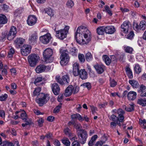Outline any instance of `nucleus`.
<instances>
[{"label": "nucleus", "mask_w": 146, "mask_h": 146, "mask_svg": "<svg viewBox=\"0 0 146 146\" xmlns=\"http://www.w3.org/2000/svg\"><path fill=\"white\" fill-rule=\"evenodd\" d=\"M75 37L78 42H80L82 40L84 44L88 43L91 38L89 31L83 26L78 28Z\"/></svg>", "instance_id": "f257e3e1"}, {"label": "nucleus", "mask_w": 146, "mask_h": 146, "mask_svg": "<svg viewBox=\"0 0 146 146\" xmlns=\"http://www.w3.org/2000/svg\"><path fill=\"white\" fill-rule=\"evenodd\" d=\"M49 98V95L48 94L41 93L40 94L39 97H37L35 100L36 102L38 104L39 106H41L48 101Z\"/></svg>", "instance_id": "f03ea898"}, {"label": "nucleus", "mask_w": 146, "mask_h": 146, "mask_svg": "<svg viewBox=\"0 0 146 146\" xmlns=\"http://www.w3.org/2000/svg\"><path fill=\"white\" fill-rule=\"evenodd\" d=\"M53 54L52 50L48 48L44 50L43 52V56L44 62L46 63H50L52 62L53 58L51 57Z\"/></svg>", "instance_id": "7ed1b4c3"}, {"label": "nucleus", "mask_w": 146, "mask_h": 146, "mask_svg": "<svg viewBox=\"0 0 146 146\" xmlns=\"http://www.w3.org/2000/svg\"><path fill=\"white\" fill-rule=\"evenodd\" d=\"M69 29V27L66 26L64 29L56 31V36L60 40L64 39L66 37Z\"/></svg>", "instance_id": "20e7f679"}, {"label": "nucleus", "mask_w": 146, "mask_h": 146, "mask_svg": "<svg viewBox=\"0 0 146 146\" xmlns=\"http://www.w3.org/2000/svg\"><path fill=\"white\" fill-rule=\"evenodd\" d=\"M77 132L79 142L82 144H84L88 136L87 132L85 130L83 129L79 130Z\"/></svg>", "instance_id": "39448f33"}, {"label": "nucleus", "mask_w": 146, "mask_h": 146, "mask_svg": "<svg viewBox=\"0 0 146 146\" xmlns=\"http://www.w3.org/2000/svg\"><path fill=\"white\" fill-rule=\"evenodd\" d=\"M79 89L78 87H74L72 85H69L66 89L64 95L66 97H68L70 96L72 93L76 94L78 92Z\"/></svg>", "instance_id": "423d86ee"}, {"label": "nucleus", "mask_w": 146, "mask_h": 146, "mask_svg": "<svg viewBox=\"0 0 146 146\" xmlns=\"http://www.w3.org/2000/svg\"><path fill=\"white\" fill-rule=\"evenodd\" d=\"M68 52L67 50H63L60 57V63L62 66L66 65L69 60V57L68 54Z\"/></svg>", "instance_id": "0eeeda50"}, {"label": "nucleus", "mask_w": 146, "mask_h": 146, "mask_svg": "<svg viewBox=\"0 0 146 146\" xmlns=\"http://www.w3.org/2000/svg\"><path fill=\"white\" fill-rule=\"evenodd\" d=\"M39 59L38 55L36 54H31L28 57V60L31 66H34L36 64Z\"/></svg>", "instance_id": "6e6552de"}, {"label": "nucleus", "mask_w": 146, "mask_h": 146, "mask_svg": "<svg viewBox=\"0 0 146 146\" xmlns=\"http://www.w3.org/2000/svg\"><path fill=\"white\" fill-rule=\"evenodd\" d=\"M56 81L61 85L67 84L69 82L70 79L68 75L66 74L64 75L61 79L59 76H56Z\"/></svg>", "instance_id": "1a4fd4ad"}, {"label": "nucleus", "mask_w": 146, "mask_h": 146, "mask_svg": "<svg viewBox=\"0 0 146 146\" xmlns=\"http://www.w3.org/2000/svg\"><path fill=\"white\" fill-rule=\"evenodd\" d=\"M131 27L130 22L125 21L123 22L121 26V31L125 33L128 32Z\"/></svg>", "instance_id": "9d476101"}, {"label": "nucleus", "mask_w": 146, "mask_h": 146, "mask_svg": "<svg viewBox=\"0 0 146 146\" xmlns=\"http://www.w3.org/2000/svg\"><path fill=\"white\" fill-rule=\"evenodd\" d=\"M31 47L30 45H24L21 48V52L23 56H27L31 52Z\"/></svg>", "instance_id": "9b49d317"}, {"label": "nucleus", "mask_w": 146, "mask_h": 146, "mask_svg": "<svg viewBox=\"0 0 146 146\" xmlns=\"http://www.w3.org/2000/svg\"><path fill=\"white\" fill-rule=\"evenodd\" d=\"M50 34L48 33L40 36V41L43 44H46L49 43L51 39Z\"/></svg>", "instance_id": "f8f14e48"}, {"label": "nucleus", "mask_w": 146, "mask_h": 146, "mask_svg": "<svg viewBox=\"0 0 146 146\" xmlns=\"http://www.w3.org/2000/svg\"><path fill=\"white\" fill-rule=\"evenodd\" d=\"M17 33L16 28L14 26L11 27L7 35V39L9 40H12L15 37Z\"/></svg>", "instance_id": "ddd939ff"}, {"label": "nucleus", "mask_w": 146, "mask_h": 146, "mask_svg": "<svg viewBox=\"0 0 146 146\" xmlns=\"http://www.w3.org/2000/svg\"><path fill=\"white\" fill-rule=\"evenodd\" d=\"M37 21V19L35 16L30 15L28 17L27 23L29 26H33L36 23Z\"/></svg>", "instance_id": "4468645a"}, {"label": "nucleus", "mask_w": 146, "mask_h": 146, "mask_svg": "<svg viewBox=\"0 0 146 146\" xmlns=\"http://www.w3.org/2000/svg\"><path fill=\"white\" fill-rule=\"evenodd\" d=\"M37 39V34L36 33H34L29 36V43L31 45H35L36 43Z\"/></svg>", "instance_id": "2eb2a0df"}, {"label": "nucleus", "mask_w": 146, "mask_h": 146, "mask_svg": "<svg viewBox=\"0 0 146 146\" xmlns=\"http://www.w3.org/2000/svg\"><path fill=\"white\" fill-rule=\"evenodd\" d=\"M117 113L118 114L117 120L121 122L123 121L124 118L123 115L125 112L122 109L119 108L117 110Z\"/></svg>", "instance_id": "dca6fc26"}, {"label": "nucleus", "mask_w": 146, "mask_h": 146, "mask_svg": "<svg viewBox=\"0 0 146 146\" xmlns=\"http://www.w3.org/2000/svg\"><path fill=\"white\" fill-rule=\"evenodd\" d=\"M51 88L52 91L55 95H57L59 94L60 89L56 83L53 84L52 85Z\"/></svg>", "instance_id": "f3484780"}, {"label": "nucleus", "mask_w": 146, "mask_h": 146, "mask_svg": "<svg viewBox=\"0 0 146 146\" xmlns=\"http://www.w3.org/2000/svg\"><path fill=\"white\" fill-rule=\"evenodd\" d=\"M79 65L76 63H75L73 65L72 72L74 76H77L79 75Z\"/></svg>", "instance_id": "a211bd4d"}, {"label": "nucleus", "mask_w": 146, "mask_h": 146, "mask_svg": "<svg viewBox=\"0 0 146 146\" xmlns=\"http://www.w3.org/2000/svg\"><path fill=\"white\" fill-rule=\"evenodd\" d=\"M79 75L80 76V77L82 80L86 79L88 77L87 72L84 69H81L80 70Z\"/></svg>", "instance_id": "6ab92c4d"}, {"label": "nucleus", "mask_w": 146, "mask_h": 146, "mask_svg": "<svg viewBox=\"0 0 146 146\" xmlns=\"http://www.w3.org/2000/svg\"><path fill=\"white\" fill-rule=\"evenodd\" d=\"M47 67L45 66L40 64L37 66L35 69L36 72L37 73H40L44 72L46 69Z\"/></svg>", "instance_id": "aec40b11"}, {"label": "nucleus", "mask_w": 146, "mask_h": 146, "mask_svg": "<svg viewBox=\"0 0 146 146\" xmlns=\"http://www.w3.org/2000/svg\"><path fill=\"white\" fill-rule=\"evenodd\" d=\"M97 72L99 74L102 73L104 71L105 66L103 65H100L96 64L94 66Z\"/></svg>", "instance_id": "412c9836"}, {"label": "nucleus", "mask_w": 146, "mask_h": 146, "mask_svg": "<svg viewBox=\"0 0 146 146\" xmlns=\"http://www.w3.org/2000/svg\"><path fill=\"white\" fill-rule=\"evenodd\" d=\"M105 33H106L112 34L115 31V27L113 26H107L105 27Z\"/></svg>", "instance_id": "4be33fe9"}, {"label": "nucleus", "mask_w": 146, "mask_h": 146, "mask_svg": "<svg viewBox=\"0 0 146 146\" xmlns=\"http://www.w3.org/2000/svg\"><path fill=\"white\" fill-rule=\"evenodd\" d=\"M137 93L135 92L131 91L127 94L128 99L130 100H133L136 98Z\"/></svg>", "instance_id": "5701e85b"}, {"label": "nucleus", "mask_w": 146, "mask_h": 146, "mask_svg": "<svg viewBox=\"0 0 146 146\" xmlns=\"http://www.w3.org/2000/svg\"><path fill=\"white\" fill-rule=\"evenodd\" d=\"M24 41V39L20 38H17V39L14 42L16 46L17 47H20V46L23 44Z\"/></svg>", "instance_id": "b1692460"}, {"label": "nucleus", "mask_w": 146, "mask_h": 146, "mask_svg": "<svg viewBox=\"0 0 146 146\" xmlns=\"http://www.w3.org/2000/svg\"><path fill=\"white\" fill-rule=\"evenodd\" d=\"M129 82L134 88H138L139 86L138 82L135 80H129Z\"/></svg>", "instance_id": "393cba45"}, {"label": "nucleus", "mask_w": 146, "mask_h": 146, "mask_svg": "<svg viewBox=\"0 0 146 146\" xmlns=\"http://www.w3.org/2000/svg\"><path fill=\"white\" fill-rule=\"evenodd\" d=\"M105 27H100L97 29V32L98 35H103L105 32Z\"/></svg>", "instance_id": "a878e982"}, {"label": "nucleus", "mask_w": 146, "mask_h": 146, "mask_svg": "<svg viewBox=\"0 0 146 146\" xmlns=\"http://www.w3.org/2000/svg\"><path fill=\"white\" fill-rule=\"evenodd\" d=\"M127 75L129 78H132L133 77L132 72L129 66H126L125 69Z\"/></svg>", "instance_id": "bb28decb"}, {"label": "nucleus", "mask_w": 146, "mask_h": 146, "mask_svg": "<svg viewBox=\"0 0 146 146\" xmlns=\"http://www.w3.org/2000/svg\"><path fill=\"white\" fill-rule=\"evenodd\" d=\"M70 53L73 56H76L78 53V50L74 47L69 48Z\"/></svg>", "instance_id": "cd10ccee"}, {"label": "nucleus", "mask_w": 146, "mask_h": 146, "mask_svg": "<svg viewBox=\"0 0 146 146\" xmlns=\"http://www.w3.org/2000/svg\"><path fill=\"white\" fill-rule=\"evenodd\" d=\"M45 13H47L48 15L51 17L54 15V12L52 9L50 7L46 8L44 10Z\"/></svg>", "instance_id": "c85d7f7f"}, {"label": "nucleus", "mask_w": 146, "mask_h": 146, "mask_svg": "<svg viewBox=\"0 0 146 146\" xmlns=\"http://www.w3.org/2000/svg\"><path fill=\"white\" fill-rule=\"evenodd\" d=\"M123 108L127 111H131L134 110V104L132 103L130 104L129 107H127L125 106L124 105L123 106Z\"/></svg>", "instance_id": "c756f323"}, {"label": "nucleus", "mask_w": 146, "mask_h": 146, "mask_svg": "<svg viewBox=\"0 0 146 146\" xmlns=\"http://www.w3.org/2000/svg\"><path fill=\"white\" fill-rule=\"evenodd\" d=\"M102 58L103 60L107 65H109L110 64V63L111 62V60L107 55H103Z\"/></svg>", "instance_id": "7c9ffc66"}, {"label": "nucleus", "mask_w": 146, "mask_h": 146, "mask_svg": "<svg viewBox=\"0 0 146 146\" xmlns=\"http://www.w3.org/2000/svg\"><path fill=\"white\" fill-rule=\"evenodd\" d=\"M137 104L142 106H146V98H140L137 100Z\"/></svg>", "instance_id": "2f4dec72"}, {"label": "nucleus", "mask_w": 146, "mask_h": 146, "mask_svg": "<svg viewBox=\"0 0 146 146\" xmlns=\"http://www.w3.org/2000/svg\"><path fill=\"white\" fill-rule=\"evenodd\" d=\"M133 29L137 32H139L141 30L139 24L136 23L134 22L133 24Z\"/></svg>", "instance_id": "473e14b6"}, {"label": "nucleus", "mask_w": 146, "mask_h": 146, "mask_svg": "<svg viewBox=\"0 0 146 146\" xmlns=\"http://www.w3.org/2000/svg\"><path fill=\"white\" fill-rule=\"evenodd\" d=\"M97 135H95L92 136L91 138V139L88 143V145L89 146H92L97 138Z\"/></svg>", "instance_id": "72a5a7b5"}, {"label": "nucleus", "mask_w": 146, "mask_h": 146, "mask_svg": "<svg viewBox=\"0 0 146 146\" xmlns=\"http://www.w3.org/2000/svg\"><path fill=\"white\" fill-rule=\"evenodd\" d=\"M41 90V88L40 87L36 88L33 92V96H39V97L40 94H41L40 93Z\"/></svg>", "instance_id": "f704fd0d"}, {"label": "nucleus", "mask_w": 146, "mask_h": 146, "mask_svg": "<svg viewBox=\"0 0 146 146\" xmlns=\"http://www.w3.org/2000/svg\"><path fill=\"white\" fill-rule=\"evenodd\" d=\"M139 26L141 30H144L146 28V22L144 21H141L139 23Z\"/></svg>", "instance_id": "c9c22d12"}, {"label": "nucleus", "mask_w": 146, "mask_h": 146, "mask_svg": "<svg viewBox=\"0 0 146 146\" xmlns=\"http://www.w3.org/2000/svg\"><path fill=\"white\" fill-rule=\"evenodd\" d=\"M19 118L22 119L24 121H26L27 120L28 117L25 111H24L21 114L20 117Z\"/></svg>", "instance_id": "e433bc0d"}, {"label": "nucleus", "mask_w": 146, "mask_h": 146, "mask_svg": "<svg viewBox=\"0 0 146 146\" xmlns=\"http://www.w3.org/2000/svg\"><path fill=\"white\" fill-rule=\"evenodd\" d=\"M146 89V87L143 84L141 85L139 88V90H138V92L139 93H141L140 96H141L142 94L144 93V92H145V90Z\"/></svg>", "instance_id": "4c0bfd02"}, {"label": "nucleus", "mask_w": 146, "mask_h": 146, "mask_svg": "<svg viewBox=\"0 0 146 146\" xmlns=\"http://www.w3.org/2000/svg\"><path fill=\"white\" fill-rule=\"evenodd\" d=\"M134 70L135 72L137 74H139L141 72V69L138 64H135L134 68Z\"/></svg>", "instance_id": "58836bf2"}, {"label": "nucleus", "mask_w": 146, "mask_h": 146, "mask_svg": "<svg viewBox=\"0 0 146 146\" xmlns=\"http://www.w3.org/2000/svg\"><path fill=\"white\" fill-rule=\"evenodd\" d=\"M124 49L125 52L130 54L132 53L133 51V48L132 47L129 46H124Z\"/></svg>", "instance_id": "ea45409f"}, {"label": "nucleus", "mask_w": 146, "mask_h": 146, "mask_svg": "<svg viewBox=\"0 0 146 146\" xmlns=\"http://www.w3.org/2000/svg\"><path fill=\"white\" fill-rule=\"evenodd\" d=\"M86 60L87 61L89 62L92 59V57L91 53L88 52L86 54L85 56Z\"/></svg>", "instance_id": "a19ab883"}, {"label": "nucleus", "mask_w": 146, "mask_h": 146, "mask_svg": "<svg viewBox=\"0 0 146 146\" xmlns=\"http://www.w3.org/2000/svg\"><path fill=\"white\" fill-rule=\"evenodd\" d=\"M69 125L72 124L73 125L74 127L76 129H79L81 128V126L80 124L76 123L75 122H69L68 123Z\"/></svg>", "instance_id": "79ce46f5"}, {"label": "nucleus", "mask_w": 146, "mask_h": 146, "mask_svg": "<svg viewBox=\"0 0 146 146\" xmlns=\"http://www.w3.org/2000/svg\"><path fill=\"white\" fill-rule=\"evenodd\" d=\"M63 143L66 146H69L70 145V142L67 138H64L62 140Z\"/></svg>", "instance_id": "37998d69"}, {"label": "nucleus", "mask_w": 146, "mask_h": 146, "mask_svg": "<svg viewBox=\"0 0 146 146\" xmlns=\"http://www.w3.org/2000/svg\"><path fill=\"white\" fill-rule=\"evenodd\" d=\"M105 10H103L104 11H106L110 16H111L112 15V11L110 9L109 6L108 5L105 6Z\"/></svg>", "instance_id": "c03bdc74"}, {"label": "nucleus", "mask_w": 146, "mask_h": 146, "mask_svg": "<svg viewBox=\"0 0 146 146\" xmlns=\"http://www.w3.org/2000/svg\"><path fill=\"white\" fill-rule=\"evenodd\" d=\"M81 86H83L84 88H86L88 90H90L91 88V86L89 82H86L83 84L81 85Z\"/></svg>", "instance_id": "a18cd8bd"}, {"label": "nucleus", "mask_w": 146, "mask_h": 146, "mask_svg": "<svg viewBox=\"0 0 146 146\" xmlns=\"http://www.w3.org/2000/svg\"><path fill=\"white\" fill-rule=\"evenodd\" d=\"M79 59L81 62H84L85 61V57L84 54H79L78 55Z\"/></svg>", "instance_id": "49530a36"}, {"label": "nucleus", "mask_w": 146, "mask_h": 146, "mask_svg": "<svg viewBox=\"0 0 146 146\" xmlns=\"http://www.w3.org/2000/svg\"><path fill=\"white\" fill-rule=\"evenodd\" d=\"M74 3L72 0H69L68 1L66 5L69 8H72L74 5Z\"/></svg>", "instance_id": "de8ad7c7"}, {"label": "nucleus", "mask_w": 146, "mask_h": 146, "mask_svg": "<svg viewBox=\"0 0 146 146\" xmlns=\"http://www.w3.org/2000/svg\"><path fill=\"white\" fill-rule=\"evenodd\" d=\"M11 142L7 141H4L2 142L1 146H11Z\"/></svg>", "instance_id": "09e8293b"}, {"label": "nucleus", "mask_w": 146, "mask_h": 146, "mask_svg": "<svg viewBox=\"0 0 146 146\" xmlns=\"http://www.w3.org/2000/svg\"><path fill=\"white\" fill-rule=\"evenodd\" d=\"M15 52L13 48H11L8 53V56L9 58H11L13 56V54Z\"/></svg>", "instance_id": "8fccbe9b"}, {"label": "nucleus", "mask_w": 146, "mask_h": 146, "mask_svg": "<svg viewBox=\"0 0 146 146\" xmlns=\"http://www.w3.org/2000/svg\"><path fill=\"white\" fill-rule=\"evenodd\" d=\"M134 35V34L133 32L131 31L128 34L127 38L130 39H131L133 38Z\"/></svg>", "instance_id": "3c124183"}, {"label": "nucleus", "mask_w": 146, "mask_h": 146, "mask_svg": "<svg viewBox=\"0 0 146 146\" xmlns=\"http://www.w3.org/2000/svg\"><path fill=\"white\" fill-rule=\"evenodd\" d=\"M7 96V95L6 94H5L3 95H2L0 96V100L2 101H5Z\"/></svg>", "instance_id": "603ef678"}, {"label": "nucleus", "mask_w": 146, "mask_h": 146, "mask_svg": "<svg viewBox=\"0 0 146 146\" xmlns=\"http://www.w3.org/2000/svg\"><path fill=\"white\" fill-rule=\"evenodd\" d=\"M139 122L141 125L143 124V128L146 129V121L145 119L142 120L141 119H139Z\"/></svg>", "instance_id": "864d4df0"}, {"label": "nucleus", "mask_w": 146, "mask_h": 146, "mask_svg": "<svg viewBox=\"0 0 146 146\" xmlns=\"http://www.w3.org/2000/svg\"><path fill=\"white\" fill-rule=\"evenodd\" d=\"M45 137L48 139H52L53 134L52 133L48 132L45 135Z\"/></svg>", "instance_id": "5fc2aeb1"}, {"label": "nucleus", "mask_w": 146, "mask_h": 146, "mask_svg": "<svg viewBox=\"0 0 146 146\" xmlns=\"http://www.w3.org/2000/svg\"><path fill=\"white\" fill-rule=\"evenodd\" d=\"M43 79V78L42 77H37L35 80L34 81V83L35 84L37 83H38L40 82Z\"/></svg>", "instance_id": "6e6d98bb"}, {"label": "nucleus", "mask_w": 146, "mask_h": 146, "mask_svg": "<svg viewBox=\"0 0 146 146\" xmlns=\"http://www.w3.org/2000/svg\"><path fill=\"white\" fill-rule=\"evenodd\" d=\"M38 125L40 127H41L42 125V123L44 121L43 119L42 118H40L37 120Z\"/></svg>", "instance_id": "4d7b16f0"}, {"label": "nucleus", "mask_w": 146, "mask_h": 146, "mask_svg": "<svg viewBox=\"0 0 146 146\" xmlns=\"http://www.w3.org/2000/svg\"><path fill=\"white\" fill-rule=\"evenodd\" d=\"M110 119L113 121L116 122L117 119V117L115 115L112 114L111 116Z\"/></svg>", "instance_id": "13d9d810"}, {"label": "nucleus", "mask_w": 146, "mask_h": 146, "mask_svg": "<svg viewBox=\"0 0 146 146\" xmlns=\"http://www.w3.org/2000/svg\"><path fill=\"white\" fill-rule=\"evenodd\" d=\"M117 84V82L114 80H110V85L111 87H114Z\"/></svg>", "instance_id": "bf43d9fd"}, {"label": "nucleus", "mask_w": 146, "mask_h": 146, "mask_svg": "<svg viewBox=\"0 0 146 146\" xmlns=\"http://www.w3.org/2000/svg\"><path fill=\"white\" fill-rule=\"evenodd\" d=\"M61 108V105H58L54 108L53 110V112L54 113H58L60 111Z\"/></svg>", "instance_id": "052dcab7"}, {"label": "nucleus", "mask_w": 146, "mask_h": 146, "mask_svg": "<svg viewBox=\"0 0 146 146\" xmlns=\"http://www.w3.org/2000/svg\"><path fill=\"white\" fill-rule=\"evenodd\" d=\"M26 122V123H22V125L23 127H24L25 126H27V125H30L31 124L32 122L31 121L29 120V121H27V120L26 121H24Z\"/></svg>", "instance_id": "680f3d73"}, {"label": "nucleus", "mask_w": 146, "mask_h": 146, "mask_svg": "<svg viewBox=\"0 0 146 146\" xmlns=\"http://www.w3.org/2000/svg\"><path fill=\"white\" fill-rule=\"evenodd\" d=\"M107 140V136L104 135L102 137L101 141H98V142H102V143L104 144V143L106 142Z\"/></svg>", "instance_id": "e2e57ef3"}, {"label": "nucleus", "mask_w": 146, "mask_h": 146, "mask_svg": "<svg viewBox=\"0 0 146 146\" xmlns=\"http://www.w3.org/2000/svg\"><path fill=\"white\" fill-rule=\"evenodd\" d=\"M10 71L11 72L12 75L14 76L16 74V70L15 68H13L10 69Z\"/></svg>", "instance_id": "0e129e2a"}, {"label": "nucleus", "mask_w": 146, "mask_h": 146, "mask_svg": "<svg viewBox=\"0 0 146 146\" xmlns=\"http://www.w3.org/2000/svg\"><path fill=\"white\" fill-rule=\"evenodd\" d=\"M11 146H20L19 141H15L13 144L11 142Z\"/></svg>", "instance_id": "69168bd1"}, {"label": "nucleus", "mask_w": 146, "mask_h": 146, "mask_svg": "<svg viewBox=\"0 0 146 146\" xmlns=\"http://www.w3.org/2000/svg\"><path fill=\"white\" fill-rule=\"evenodd\" d=\"M103 143L102 142H97L95 145V146H108L107 145H104L102 146Z\"/></svg>", "instance_id": "338daca9"}, {"label": "nucleus", "mask_w": 146, "mask_h": 146, "mask_svg": "<svg viewBox=\"0 0 146 146\" xmlns=\"http://www.w3.org/2000/svg\"><path fill=\"white\" fill-rule=\"evenodd\" d=\"M72 146H80V144L77 141H75L72 143Z\"/></svg>", "instance_id": "774afa93"}]
</instances>
